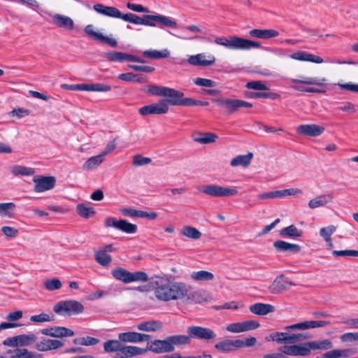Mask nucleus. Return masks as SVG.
<instances>
[{
	"label": "nucleus",
	"instance_id": "f257e3e1",
	"mask_svg": "<svg viewBox=\"0 0 358 358\" xmlns=\"http://www.w3.org/2000/svg\"><path fill=\"white\" fill-rule=\"evenodd\" d=\"M155 296L161 301L168 302L185 298L188 295L189 285L184 282L173 281L168 278H157L154 282Z\"/></svg>",
	"mask_w": 358,
	"mask_h": 358
},
{
	"label": "nucleus",
	"instance_id": "f03ea898",
	"mask_svg": "<svg viewBox=\"0 0 358 358\" xmlns=\"http://www.w3.org/2000/svg\"><path fill=\"white\" fill-rule=\"evenodd\" d=\"M121 19L135 24H143L152 27H157L161 29L166 27L176 28L177 27V22L174 19L159 14L144 15L143 17H140L131 13H122Z\"/></svg>",
	"mask_w": 358,
	"mask_h": 358
},
{
	"label": "nucleus",
	"instance_id": "7ed1b4c3",
	"mask_svg": "<svg viewBox=\"0 0 358 358\" xmlns=\"http://www.w3.org/2000/svg\"><path fill=\"white\" fill-rule=\"evenodd\" d=\"M214 41L216 44L222 45L230 50H249L252 48H261V43L259 41H252L236 36L217 37Z\"/></svg>",
	"mask_w": 358,
	"mask_h": 358
},
{
	"label": "nucleus",
	"instance_id": "20e7f679",
	"mask_svg": "<svg viewBox=\"0 0 358 358\" xmlns=\"http://www.w3.org/2000/svg\"><path fill=\"white\" fill-rule=\"evenodd\" d=\"M112 275L117 280L125 284L132 282H146L148 274L144 271L130 272L122 267H117L111 271Z\"/></svg>",
	"mask_w": 358,
	"mask_h": 358
},
{
	"label": "nucleus",
	"instance_id": "39448f33",
	"mask_svg": "<svg viewBox=\"0 0 358 358\" xmlns=\"http://www.w3.org/2000/svg\"><path fill=\"white\" fill-rule=\"evenodd\" d=\"M53 310L58 315L70 316L83 313L84 306L76 300L61 301L54 306Z\"/></svg>",
	"mask_w": 358,
	"mask_h": 358
},
{
	"label": "nucleus",
	"instance_id": "423d86ee",
	"mask_svg": "<svg viewBox=\"0 0 358 358\" xmlns=\"http://www.w3.org/2000/svg\"><path fill=\"white\" fill-rule=\"evenodd\" d=\"M206 195L214 197H228L238 194L236 187H222L217 185H207L200 189Z\"/></svg>",
	"mask_w": 358,
	"mask_h": 358
},
{
	"label": "nucleus",
	"instance_id": "0eeeda50",
	"mask_svg": "<svg viewBox=\"0 0 358 358\" xmlns=\"http://www.w3.org/2000/svg\"><path fill=\"white\" fill-rule=\"evenodd\" d=\"M62 87L73 91H90L106 92L111 90L109 85L102 83H83L76 85L62 84Z\"/></svg>",
	"mask_w": 358,
	"mask_h": 358
},
{
	"label": "nucleus",
	"instance_id": "6e6552de",
	"mask_svg": "<svg viewBox=\"0 0 358 358\" xmlns=\"http://www.w3.org/2000/svg\"><path fill=\"white\" fill-rule=\"evenodd\" d=\"M215 101L218 106L225 108L228 114L236 112L239 108H250L252 106L251 103L241 99L225 98L217 99Z\"/></svg>",
	"mask_w": 358,
	"mask_h": 358
},
{
	"label": "nucleus",
	"instance_id": "1a4fd4ad",
	"mask_svg": "<svg viewBox=\"0 0 358 358\" xmlns=\"http://www.w3.org/2000/svg\"><path fill=\"white\" fill-rule=\"evenodd\" d=\"M105 226L106 227H114L127 234H135L138 229L136 224L130 223L126 220H117L111 217H107L105 220Z\"/></svg>",
	"mask_w": 358,
	"mask_h": 358
},
{
	"label": "nucleus",
	"instance_id": "9d476101",
	"mask_svg": "<svg viewBox=\"0 0 358 358\" xmlns=\"http://www.w3.org/2000/svg\"><path fill=\"white\" fill-rule=\"evenodd\" d=\"M187 331L190 338L198 340L210 341L215 339L217 336L211 329L200 326H190Z\"/></svg>",
	"mask_w": 358,
	"mask_h": 358
},
{
	"label": "nucleus",
	"instance_id": "9b49d317",
	"mask_svg": "<svg viewBox=\"0 0 358 358\" xmlns=\"http://www.w3.org/2000/svg\"><path fill=\"white\" fill-rule=\"evenodd\" d=\"M279 350L288 356L306 357L310 354L308 342L299 345H285L280 347Z\"/></svg>",
	"mask_w": 358,
	"mask_h": 358
},
{
	"label": "nucleus",
	"instance_id": "f8f14e48",
	"mask_svg": "<svg viewBox=\"0 0 358 358\" xmlns=\"http://www.w3.org/2000/svg\"><path fill=\"white\" fill-rule=\"evenodd\" d=\"M169 111V106L166 105V101L164 99H160L156 103L144 106L139 108V113L143 115H162L166 114Z\"/></svg>",
	"mask_w": 358,
	"mask_h": 358
},
{
	"label": "nucleus",
	"instance_id": "ddd939ff",
	"mask_svg": "<svg viewBox=\"0 0 358 358\" xmlns=\"http://www.w3.org/2000/svg\"><path fill=\"white\" fill-rule=\"evenodd\" d=\"M164 96L166 97L164 99L166 106H185L187 98L184 97V93L180 91L167 87Z\"/></svg>",
	"mask_w": 358,
	"mask_h": 358
},
{
	"label": "nucleus",
	"instance_id": "4468645a",
	"mask_svg": "<svg viewBox=\"0 0 358 358\" xmlns=\"http://www.w3.org/2000/svg\"><path fill=\"white\" fill-rule=\"evenodd\" d=\"M147 351L149 350L155 353H164L173 352L175 347L172 346L169 337L164 340H155L148 343Z\"/></svg>",
	"mask_w": 358,
	"mask_h": 358
},
{
	"label": "nucleus",
	"instance_id": "2eb2a0df",
	"mask_svg": "<svg viewBox=\"0 0 358 358\" xmlns=\"http://www.w3.org/2000/svg\"><path fill=\"white\" fill-rule=\"evenodd\" d=\"M33 181L35 183L34 191L36 192L50 190L55 185V178L53 176L34 177Z\"/></svg>",
	"mask_w": 358,
	"mask_h": 358
},
{
	"label": "nucleus",
	"instance_id": "dca6fc26",
	"mask_svg": "<svg viewBox=\"0 0 358 358\" xmlns=\"http://www.w3.org/2000/svg\"><path fill=\"white\" fill-rule=\"evenodd\" d=\"M259 326L258 322L247 320L243 322H236L229 324L227 330L231 333H241L257 329Z\"/></svg>",
	"mask_w": 358,
	"mask_h": 358
},
{
	"label": "nucleus",
	"instance_id": "f3484780",
	"mask_svg": "<svg viewBox=\"0 0 358 358\" xmlns=\"http://www.w3.org/2000/svg\"><path fill=\"white\" fill-rule=\"evenodd\" d=\"M84 31L89 37L94 38L95 40H97L100 42L106 43L110 45L111 47L115 48L117 45V43L115 39L105 36L101 33L95 31L92 24L87 25L84 28Z\"/></svg>",
	"mask_w": 358,
	"mask_h": 358
},
{
	"label": "nucleus",
	"instance_id": "a211bd4d",
	"mask_svg": "<svg viewBox=\"0 0 358 358\" xmlns=\"http://www.w3.org/2000/svg\"><path fill=\"white\" fill-rule=\"evenodd\" d=\"M241 348H243V341L240 339H225L215 345V348L222 352H230Z\"/></svg>",
	"mask_w": 358,
	"mask_h": 358
},
{
	"label": "nucleus",
	"instance_id": "6ab92c4d",
	"mask_svg": "<svg viewBox=\"0 0 358 358\" xmlns=\"http://www.w3.org/2000/svg\"><path fill=\"white\" fill-rule=\"evenodd\" d=\"M41 334L55 338L70 337L74 336V331L64 327H52L41 329Z\"/></svg>",
	"mask_w": 358,
	"mask_h": 358
},
{
	"label": "nucleus",
	"instance_id": "aec40b11",
	"mask_svg": "<svg viewBox=\"0 0 358 358\" xmlns=\"http://www.w3.org/2000/svg\"><path fill=\"white\" fill-rule=\"evenodd\" d=\"M50 16L52 24L56 27L67 31L74 29V22L70 17L59 13L52 14Z\"/></svg>",
	"mask_w": 358,
	"mask_h": 358
},
{
	"label": "nucleus",
	"instance_id": "412c9836",
	"mask_svg": "<svg viewBox=\"0 0 358 358\" xmlns=\"http://www.w3.org/2000/svg\"><path fill=\"white\" fill-rule=\"evenodd\" d=\"M294 284L285 278L283 275L275 278L273 282L269 285L268 290L271 294H277L282 291L287 289L290 286Z\"/></svg>",
	"mask_w": 358,
	"mask_h": 358
},
{
	"label": "nucleus",
	"instance_id": "4be33fe9",
	"mask_svg": "<svg viewBox=\"0 0 358 358\" xmlns=\"http://www.w3.org/2000/svg\"><path fill=\"white\" fill-rule=\"evenodd\" d=\"M330 324L327 321H305L296 323L285 327L287 331L289 330H306L308 329H314L317 327H323Z\"/></svg>",
	"mask_w": 358,
	"mask_h": 358
},
{
	"label": "nucleus",
	"instance_id": "5701e85b",
	"mask_svg": "<svg viewBox=\"0 0 358 358\" xmlns=\"http://www.w3.org/2000/svg\"><path fill=\"white\" fill-rule=\"evenodd\" d=\"M324 131L323 127L315 124H301L296 128L299 134L314 137L321 135Z\"/></svg>",
	"mask_w": 358,
	"mask_h": 358
},
{
	"label": "nucleus",
	"instance_id": "b1692460",
	"mask_svg": "<svg viewBox=\"0 0 358 358\" xmlns=\"http://www.w3.org/2000/svg\"><path fill=\"white\" fill-rule=\"evenodd\" d=\"M206 55L203 53L191 55L188 58V63L193 66H208L215 63V58L213 55H208L206 59Z\"/></svg>",
	"mask_w": 358,
	"mask_h": 358
},
{
	"label": "nucleus",
	"instance_id": "393cba45",
	"mask_svg": "<svg viewBox=\"0 0 358 358\" xmlns=\"http://www.w3.org/2000/svg\"><path fill=\"white\" fill-rule=\"evenodd\" d=\"M93 8L101 15L113 18H122V13L115 7L96 3L93 6Z\"/></svg>",
	"mask_w": 358,
	"mask_h": 358
},
{
	"label": "nucleus",
	"instance_id": "a878e982",
	"mask_svg": "<svg viewBox=\"0 0 358 358\" xmlns=\"http://www.w3.org/2000/svg\"><path fill=\"white\" fill-rule=\"evenodd\" d=\"M183 30L181 35H175L178 38L185 41H193L199 38V36L196 35L197 33H201V29L196 25L191 24L187 25L182 28Z\"/></svg>",
	"mask_w": 358,
	"mask_h": 358
},
{
	"label": "nucleus",
	"instance_id": "bb28decb",
	"mask_svg": "<svg viewBox=\"0 0 358 358\" xmlns=\"http://www.w3.org/2000/svg\"><path fill=\"white\" fill-rule=\"evenodd\" d=\"M150 336L137 332H126L119 334V339L123 342L140 343L150 340Z\"/></svg>",
	"mask_w": 358,
	"mask_h": 358
},
{
	"label": "nucleus",
	"instance_id": "cd10ccee",
	"mask_svg": "<svg viewBox=\"0 0 358 358\" xmlns=\"http://www.w3.org/2000/svg\"><path fill=\"white\" fill-rule=\"evenodd\" d=\"M63 345L64 343L59 340L45 338L37 343L36 345V348L38 351L45 352L60 348Z\"/></svg>",
	"mask_w": 358,
	"mask_h": 358
},
{
	"label": "nucleus",
	"instance_id": "c85d7f7f",
	"mask_svg": "<svg viewBox=\"0 0 358 358\" xmlns=\"http://www.w3.org/2000/svg\"><path fill=\"white\" fill-rule=\"evenodd\" d=\"M289 57L299 61L310 62L316 64H321L324 62L322 57L305 51L294 52L289 55Z\"/></svg>",
	"mask_w": 358,
	"mask_h": 358
},
{
	"label": "nucleus",
	"instance_id": "c756f323",
	"mask_svg": "<svg viewBox=\"0 0 358 358\" xmlns=\"http://www.w3.org/2000/svg\"><path fill=\"white\" fill-rule=\"evenodd\" d=\"M249 35L251 37L261 38V39H269L275 38L279 36V32L277 30L272 29H253L249 31Z\"/></svg>",
	"mask_w": 358,
	"mask_h": 358
},
{
	"label": "nucleus",
	"instance_id": "7c9ffc66",
	"mask_svg": "<svg viewBox=\"0 0 358 358\" xmlns=\"http://www.w3.org/2000/svg\"><path fill=\"white\" fill-rule=\"evenodd\" d=\"M274 248L279 252H289L298 253L301 250V246L294 243H289L284 241L278 240L273 243Z\"/></svg>",
	"mask_w": 358,
	"mask_h": 358
},
{
	"label": "nucleus",
	"instance_id": "2f4dec72",
	"mask_svg": "<svg viewBox=\"0 0 358 358\" xmlns=\"http://www.w3.org/2000/svg\"><path fill=\"white\" fill-rule=\"evenodd\" d=\"M249 310L251 313L258 315H266L273 313L275 310L272 305L262 303H257L250 306Z\"/></svg>",
	"mask_w": 358,
	"mask_h": 358
},
{
	"label": "nucleus",
	"instance_id": "473e14b6",
	"mask_svg": "<svg viewBox=\"0 0 358 358\" xmlns=\"http://www.w3.org/2000/svg\"><path fill=\"white\" fill-rule=\"evenodd\" d=\"M190 287L189 286V289ZM189 301L194 303H202L203 301H209L211 296L204 290L199 289L190 292L189 291L188 295L186 296Z\"/></svg>",
	"mask_w": 358,
	"mask_h": 358
},
{
	"label": "nucleus",
	"instance_id": "72a5a7b5",
	"mask_svg": "<svg viewBox=\"0 0 358 358\" xmlns=\"http://www.w3.org/2000/svg\"><path fill=\"white\" fill-rule=\"evenodd\" d=\"M332 199L333 196L331 194H322L310 199L308 201V207L311 209L323 207L330 203Z\"/></svg>",
	"mask_w": 358,
	"mask_h": 358
},
{
	"label": "nucleus",
	"instance_id": "f704fd0d",
	"mask_svg": "<svg viewBox=\"0 0 358 358\" xmlns=\"http://www.w3.org/2000/svg\"><path fill=\"white\" fill-rule=\"evenodd\" d=\"M217 134L214 133L206 132L198 133L192 136V139L196 143L201 144H208L214 143L217 139Z\"/></svg>",
	"mask_w": 358,
	"mask_h": 358
},
{
	"label": "nucleus",
	"instance_id": "c9c22d12",
	"mask_svg": "<svg viewBox=\"0 0 358 358\" xmlns=\"http://www.w3.org/2000/svg\"><path fill=\"white\" fill-rule=\"evenodd\" d=\"M7 358H35L34 355L25 348H15L6 352Z\"/></svg>",
	"mask_w": 358,
	"mask_h": 358
},
{
	"label": "nucleus",
	"instance_id": "e433bc0d",
	"mask_svg": "<svg viewBox=\"0 0 358 358\" xmlns=\"http://www.w3.org/2000/svg\"><path fill=\"white\" fill-rule=\"evenodd\" d=\"M302 231L298 229L295 225L291 224L283 228L279 231V234L282 237H288L290 238H297L302 236Z\"/></svg>",
	"mask_w": 358,
	"mask_h": 358
},
{
	"label": "nucleus",
	"instance_id": "4c0bfd02",
	"mask_svg": "<svg viewBox=\"0 0 358 358\" xmlns=\"http://www.w3.org/2000/svg\"><path fill=\"white\" fill-rule=\"evenodd\" d=\"M252 157L253 154L252 152H249L247 155H238L231 160L230 165L233 167L238 166L247 167L250 164Z\"/></svg>",
	"mask_w": 358,
	"mask_h": 358
},
{
	"label": "nucleus",
	"instance_id": "58836bf2",
	"mask_svg": "<svg viewBox=\"0 0 358 358\" xmlns=\"http://www.w3.org/2000/svg\"><path fill=\"white\" fill-rule=\"evenodd\" d=\"M162 328V324L160 322L156 320H150L143 322L138 324L137 329L140 331H155L160 330Z\"/></svg>",
	"mask_w": 358,
	"mask_h": 358
},
{
	"label": "nucleus",
	"instance_id": "ea45409f",
	"mask_svg": "<svg viewBox=\"0 0 358 358\" xmlns=\"http://www.w3.org/2000/svg\"><path fill=\"white\" fill-rule=\"evenodd\" d=\"M103 157L101 153L99 155L90 157L83 165V169L90 171L96 168L103 162Z\"/></svg>",
	"mask_w": 358,
	"mask_h": 358
},
{
	"label": "nucleus",
	"instance_id": "a19ab883",
	"mask_svg": "<svg viewBox=\"0 0 358 358\" xmlns=\"http://www.w3.org/2000/svg\"><path fill=\"white\" fill-rule=\"evenodd\" d=\"M76 210L78 214L85 219H88L95 215L94 209L85 203L78 204L76 206Z\"/></svg>",
	"mask_w": 358,
	"mask_h": 358
},
{
	"label": "nucleus",
	"instance_id": "79ce46f5",
	"mask_svg": "<svg viewBox=\"0 0 358 358\" xmlns=\"http://www.w3.org/2000/svg\"><path fill=\"white\" fill-rule=\"evenodd\" d=\"M289 80L293 83H301L304 85H314L318 86L324 85L326 82V79L324 78L321 79H317L315 78H304L303 79L291 78Z\"/></svg>",
	"mask_w": 358,
	"mask_h": 358
},
{
	"label": "nucleus",
	"instance_id": "37998d69",
	"mask_svg": "<svg viewBox=\"0 0 358 358\" xmlns=\"http://www.w3.org/2000/svg\"><path fill=\"white\" fill-rule=\"evenodd\" d=\"M190 277L195 281H210L214 278V275L207 271H199L192 272Z\"/></svg>",
	"mask_w": 358,
	"mask_h": 358
},
{
	"label": "nucleus",
	"instance_id": "c03bdc74",
	"mask_svg": "<svg viewBox=\"0 0 358 358\" xmlns=\"http://www.w3.org/2000/svg\"><path fill=\"white\" fill-rule=\"evenodd\" d=\"M288 336L287 332H273L266 338L267 341H273L280 344H288Z\"/></svg>",
	"mask_w": 358,
	"mask_h": 358
},
{
	"label": "nucleus",
	"instance_id": "a18cd8bd",
	"mask_svg": "<svg viewBox=\"0 0 358 358\" xmlns=\"http://www.w3.org/2000/svg\"><path fill=\"white\" fill-rule=\"evenodd\" d=\"M11 173L15 176H31L34 175L35 171L32 168L26 167L20 165H15L10 168Z\"/></svg>",
	"mask_w": 358,
	"mask_h": 358
},
{
	"label": "nucleus",
	"instance_id": "49530a36",
	"mask_svg": "<svg viewBox=\"0 0 358 358\" xmlns=\"http://www.w3.org/2000/svg\"><path fill=\"white\" fill-rule=\"evenodd\" d=\"M123 344L118 340H109L104 343L103 348L106 352L120 351L122 352Z\"/></svg>",
	"mask_w": 358,
	"mask_h": 358
},
{
	"label": "nucleus",
	"instance_id": "de8ad7c7",
	"mask_svg": "<svg viewBox=\"0 0 358 358\" xmlns=\"http://www.w3.org/2000/svg\"><path fill=\"white\" fill-rule=\"evenodd\" d=\"M308 343L310 351L315 350H327L332 347L331 342L328 339L310 341Z\"/></svg>",
	"mask_w": 358,
	"mask_h": 358
},
{
	"label": "nucleus",
	"instance_id": "09e8293b",
	"mask_svg": "<svg viewBox=\"0 0 358 358\" xmlns=\"http://www.w3.org/2000/svg\"><path fill=\"white\" fill-rule=\"evenodd\" d=\"M143 55L150 59H161L169 57L170 52L166 49L162 51L156 50H145L143 52Z\"/></svg>",
	"mask_w": 358,
	"mask_h": 358
},
{
	"label": "nucleus",
	"instance_id": "8fccbe9b",
	"mask_svg": "<svg viewBox=\"0 0 358 358\" xmlns=\"http://www.w3.org/2000/svg\"><path fill=\"white\" fill-rule=\"evenodd\" d=\"M96 261L101 266H106L112 261L111 256L106 253V250H99L96 252L95 255Z\"/></svg>",
	"mask_w": 358,
	"mask_h": 358
},
{
	"label": "nucleus",
	"instance_id": "3c124183",
	"mask_svg": "<svg viewBox=\"0 0 358 358\" xmlns=\"http://www.w3.org/2000/svg\"><path fill=\"white\" fill-rule=\"evenodd\" d=\"M15 204L13 202L0 203V215L1 217H12Z\"/></svg>",
	"mask_w": 358,
	"mask_h": 358
},
{
	"label": "nucleus",
	"instance_id": "603ef678",
	"mask_svg": "<svg viewBox=\"0 0 358 358\" xmlns=\"http://www.w3.org/2000/svg\"><path fill=\"white\" fill-rule=\"evenodd\" d=\"M73 343L76 345H80L85 346H92L98 344L100 341L98 338L91 337V336H85V337H79L76 338L73 341Z\"/></svg>",
	"mask_w": 358,
	"mask_h": 358
},
{
	"label": "nucleus",
	"instance_id": "864d4df0",
	"mask_svg": "<svg viewBox=\"0 0 358 358\" xmlns=\"http://www.w3.org/2000/svg\"><path fill=\"white\" fill-rule=\"evenodd\" d=\"M147 352V348H141L136 346H127L123 345L122 353L126 356H135L142 355Z\"/></svg>",
	"mask_w": 358,
	"mask_h": 358
},
{
	"label": "nucleus",
	"instance_id": "5fc2aeb1",
	"mask_svg": "<svg viewBox=\"0 0 358 358\" xmlns=\"http://www.w3.org/2000/svg\"><path fill=\"white\" fill-rule=\"evenodd\" d=\"M189 335L188 336L185 335H175L169 336V341L173 347H175V345H186L189 343Z\"/></svg>",
	"mask_w": 358,
	"mask_h": 358
},
{
	"label": "nucleus",
	"instance_id": "6e6d98bb",
	"mask_svg": "<svg viewBox=\"0 0 358 358\" xmlns=\"http://www.w3.org/2000/svg\"><path fill=\"white\" fill-rule=\"evenodd\" d=\"M181 234L192 239H199L201 236V233L198 229L190 226H185L181 230Z\"/></svg>",
	"mask_w": 358,
	"mask_h": 358
},
{
	"label": "nucleus",
	"instance_id": "4d7b16f0",
	"mask_svg": "<svg viewBox=\"0 0 358 358\" xmlns=\"http://www.w3.org/2000/svg\"><path fill=\"white\" fill-rule=\"evenodd\" d=\"M104 57L106 60L113 62H124V53L121 52H107L104 53Z\"/></svg>",
	"mask_w": 358,
	"mask_h": 358
},
{
	"label": "nucleus",
	"instance_id": "13d9d810",
	"mask_svg": "<svg viewBox=\"0 0 358 358\" xmlns=\"http://www.w3.org/2000/svg\"><path fill=\"white\" fill-rule=\"evenodd\" d=\"M246 96L253 99L263 98L275 99L280 98V95L275 92H248Z\"/></svg>",
	"mask_w": 358,
	"mask_h": 358
},
{
	"label": "nucleus",
	"instance_id": "bf43d9fd",
	"mask_svg": "<svg viewBox=\"0 0 358 358\" xmlns=\"http://www.w3.org/2000/svg\"><path fill=\"white\" fill-rule=\"evenodd\" d=\"M17 338L18 345L26 346L34 343L36 340V336L34 334H22L17 336Z\"/></svg>",
	"mask_w": 358,
	"mask_h": 358
},
{
	"label": "nucleus",
	"instance_id": "052dcab7",
	"mask_svg": "<svg viewBox=\"0 0 358 358\" xmlns=\"http://www.w3.org/2000/svg\"><path fill=\"white\" fill-rule=\"evenodd\" d=\"M245 87L250 90H268L269 87L261 80H253L248 82Z\"/></svg>",
	"mask_w": 358,
	"mask_h": 358
},
{
	"label": "nucleus",
	"instance_id": "680f3d73",
	"mask_svg": "<svg viewBox=\"0 0 358 358\" xmlns=\"http://www.w3.org/2000/svg\"><path fill=\"white\" fill-rule=\"evenodd\" d=\"M167 87H162L155 85L148 86V92L152 95L164 96Z\"/></svg>",
	"mask_w": 358,
	"mask_h": 358
},
{
	"label": "nucleus",
	"instance_id": "e2e57ef3",
	"mask_svg": "<svg viewBox=\"0 0 358 358\" xmlns=\"http://www.w3.org/2000/svg\"><path fill=\"white\" fill-rule=\"evenodd\" d=\"M44 286L46 289L52 291L60 289L62 287V282L59 279L53 278L45 281Z\"/></svg>",
	"mask_w": 358,
	"mask_h": 358
},
{
	"label": "nucleus",
	"instance_id": "0e129e2a",
	"mask_svg": "<svg viewBox=\"0 0 358 358\" xmlns=\"http://www.w3.org/2000/svg\"><path fill=\"white\" fill-rule=\"evenodd\" d=\"M336 227L333 225L327 227L321 228L320 230V235L324 238L325 241H330L331 235L335 232Z\"/></svg>",
	"mask_w": 358,
	"mask_h": 358
},
{
	"label": "nucleus",
	"instance_id": "69168bd1",
	"mask_svg": "<svg viewBox=\"0 0 358 358\" xmlns=\"http://www.w3.org/2000/svg\"><path fill=\"white\" fill-rule=\"evenodd\" d=\"M308 338L310 336L307 334H289L288 344L300 342Z\"/></svg>",
	"mask_w": 358,
	"mask_h": 358
},
{
	"label": "nucleus",
	"instance_id": "338daca9",
	"mask_svg": "<svg viewBox=\"0 0 358 358\" xmlns=\"http://www.w3.org/2000/svg\"><path fill=\"white\" fill-rule=\"evenodd\" d=\"M194 83L198 86L213 87L216 86V83L212 80L202 78H196L194 80Z\"/></svg>",
	"mask_w": 358,
	"mask_h": 358
},
{
	"label": "nucleus",
	"instance_id": "774afa93",
	"mask_svg": "<svg viewBox=\"0 0 358 358\" xmlns=\"http://www.w3.org/2000/svg\"><path fill=\"white\" fill-rule=\"evenodd\" d=\"M332 255L334 257H358V250H334Z\"/></svg>",
	"mask_w": 358,
	"mask_h": 358
}]
</instances>
